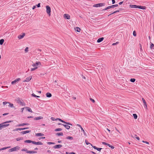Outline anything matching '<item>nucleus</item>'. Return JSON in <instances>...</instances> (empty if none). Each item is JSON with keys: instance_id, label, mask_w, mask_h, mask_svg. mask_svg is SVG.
I'll return each mask as SVG.
<instances>
[{"instance_id": "obj_1", "label": "nucleus", "mask_w": 154, "mask_h": 154, "mask_svg": "<svg viewBox=\"0 0 154 154\" xmlns=\"http://www.w3.org/2000/svg\"><path fill=\"white\" fill-rule=\"evenodd\" d=\"M12 122V121L10 120L0 124V130H1L2 128H6L9 126V124L8 123Z\"/></svg>"}, {"instance_id": "obj_2", "label": "nucleus", "mask_w": 154, "mask_h": 154, "mask_svg": "<svg viewBox=\"0 0 154 154\" xmlns=\"http://www.w3.org/2000/svg\"><path fill=\"white\" fill-rule=\"evenodd\" d=\"M41 65V63L40 62H36L35 63H33L32 65L34 68H31L30 71H33L35 70L38 68V65Z\"/></svg>"}, {"instance_id": "obj_3", "label": "nucleus", "mask_w": 154, "mask_h": 154, "mask_svg": "<svg viewBox=\"0 0 154 154\" xmlns=\"http://www.w3.org/2000/svg\"><path fill=\"white\" fill-rule=\"evenodd\" d=\"M15 100L17 103L20 104L22 106H25L26 105L24 102L22 100V99L20 98H17Z\"/></svg>"}, {"instance_id": "obj_4", "label": "nucleus", "mask_w": 154, "mask_h": 154, "mask_svg": "<svg viewBox=\"0 0 154 154\" xmlns=\"http://www.w3.org/2000/svg\"><path fill=\"white\" fill-rule=\"evenodd\" d=\"M20 147L18 146H16L15 147L11 148L9 149L8 151L9 152H12L13 151H16L19 149Z\"/></svg>"}, {"instance_id": "obj_5", "label": "nucleus", "mask_w": 154, "mask_h": 154, "mask_svg": "<svg viewBox=\"0 0 154 154\" xmlns=\"http://www.w3.org/2000/svg\"><path fill=\"white\" fill-rule=\"evenodd\" d=\"M46 12L50 16L51 15V8L48 5L46 6Z\"/></svg>"}, {"instance_id": "obj_6", "label": "nucleus", "mask_w": 154, "mask_h": 154, "mask_svg": "<svg viewBox=\"0 0 154 154\" xmlns=\"http://www.w3.org/2000/svg\"><path fill=\"white\" fill-rule=\"evenodd\" d=\"M105 3H100L96 4H95L93 5V7H98L104 6L105 5Z\"/></svg>"}, {"instance_id": "obj_7", "label": "nucleus", "mask_w": 154, "mask_h": 154, "mask_svg": "<svg viewBox=\"0 0 154 154\" xmlns=\"http://www.w3.org/2000/svg\"><path fill=\"white\" fill-rule=\"evenodd\" d=\"M55 121L58 120H59L60 121H61L62 123H65L66 124L69 125H72L70 122H65L64 121L61 120V119H59V118H57L56 119H55Z\"/></svg>"}, {"instance_id": "obj_8", "label": "nucleus", "mask_w": 154, "mask_h": 154, "mask_svg": "<svg viewBox=\"0 0 154 154\" xmlns=\"http://www.w3.org/2000/svg\"><path fill=\"white\" fill-rule=\"evenodd\" d=\"M102 143L103 145H107L109 147H111V148L112 149H113L114 148V147H115L114 146H112L111 145H110V144H109L107 143H106L105 142H102Z\"/></svg>"}, {"instance_id": "obj_9", "label": "nucleus", "mask_w": 154, "mask_h": 154, "mask_svg": "<svg viewBox=\"0 0 154 154\" xmlns=\"http://www.w3.org/2000/svg\"><path fill=\"white\" fill-rule=\"evenodd\" d=\"M62 146V145L60 144L57 145H56L55 146H54L53 147L54 149H58L61 148Z\"/></svg>"}, {"instance_id": "obj_10", "label": "nucleus", "mask_w": 154, "mask_h": 154, "mask_svg": "<svg viewBox=\"0 0 154 154\" xmlns=\"http://www.w3.org/2000/svg\"><path fill=\"white\" fill-rule=\"evenodd\" d=\"M64 17L65 19H70V16L68 14H64Z\"/></svg>"}, {"instance_id": "obj_11", "label": "nucleus", "mask_w": 154, "mask_h": 154, "mask_svg": "<svg viewBox=\"0 0 154 154\" xmlns=\"http://www.w3.org/2000/svg\"><path fill=\"white\" fill-rule=\"evenodd\" d=\"M20 80V78H17L14 81L12 82L11 83L12 84H15L17 82L19 81Z\"/></svg>"}, {"instance_id": "obj_12", "label": "nucleus", "mask_w": 154, "mask_h": 154, "mask_svg": "<svg viewBox=\"0 0 154 154\" xmlns=\"http://www.w3.org/2000/svg\"><path fill=\"white\" fill-rule=\"evenodd\" d=\"M137 8H138L139 9H143V10H145L146 9V7L145 6H139V5H137Z\"/></svg>"}, {"instance_id": "obj_13", "label": "nucleus", "mask_w": 154, "mask_h": 154, "mask_svg": "<svg viewBox=\"0 0 154 154\" xmlns=\"http://www.w3.org/2000/svg\"><path fill=\"white\" fill-rule=\"evenodd\" d=\"M33 143L36 145H42V143L40 142H35V141H33Z\"/></svg>"}, {"instance_id": "obj_14", "label": "nucleus", "mask_w": 154, "mask_h": 154, "mask_svg": "<svg viewBox=\"0 0 154 154\" xmlns=\"http://www.w3.org/2000/svg\"><path fill=\"white\" fill-rule=\"evenodd\" d=\"M32 77L31 76H30L29 77L26 78V79L23 81V82H29L32 79Z\"/></svg>"}, {"instance_id": "obj_15", "label": "nucleus", "mask_w": 154, "mask_h": 154, "mask_svg": "<svg viewBox=\"0 0 154 154\" xmlns=\"http://www.w3.org/2000/svg\"><path fill=\"white\" fill-rule=\"evenodd\" d=\"M29 125V124H28V123H22V124H19V125H17L16 126L17 127H20V126H24V125Z\"/></svg>"}, {"instance_id": "obj_16", "label": "nucleus", "mask_w": 154, "mask_h": 154, "mask_svg": "<svg viewBox=\"0 0 154 154\" xmlns=\"http://www.w3.org/2000/svg\"><path fill=\"white\" fill-rule=\"evenodd\" d=\"M25 35V33H23L22 35H20L18 36V38L19 39H21L22 38H23Z\"/></svg>"}, {"instance_id": "obj_17", "label": "nucleus", "mask_w": 154, "mask_h": 154, "mask_svg": "<svg viewBox=\"0 0 154 154\" xmlns=\"http://www.w3.org/2000/svg\"><path fill=\"white\" fill-rule=\"evenodd\" d=\"M31 131H23L21 132H20V133L22 134H26V133H29Z\"/></svg>"}, {"instance_id": "obj_18", "label": "nucleus", "mask_w": 154, "mask_h": 154, "mask_svg": "<svg viewBox=\"0 0 154 154\" xmlns=\"http://www.w3.org/2000/svg\"><path fill=\"white\" fill-rule=\"evenodd\" d=\"M27 153H37V152L35 151H27Z\"/></svg>"}, {"instance_id": "obj_19", "label": "nucleus", "mask_w": 154, "mask_h": 154, "mask_svg": "<svg viewBox=\"0 0 154 154\" xmlns=\"http://www.w3.org/2000/svg\"><path fill=\"white\" fill-rule=\"evenodd\" d=\"M25 109H26V110L28 111L29 112H32V111L31 109V108H29V107H25Z\"/></svg>"}, {"instance_id": "obj_20", "label": "nucleus", "mask_w": 154, "mask_h": 154, "mask_svg": "<svg viewBox=\"0 0 154 154\" xmlns=\"http://www.w3.org/2000/svg\"><path fill=\"white\" fill-rule=\"evenodd\" d=\"M137 5H130V7L131 8H137Z\"/></svg>"}, {"instance_id": "obj_21", "label": "nucleus", "mask_w": 154, "mask_h": 154, "mask_svg": "<svg viewBox=\"0 0 154 154\" xmlns=\"http://www.w3.org/2000/svg\"><path fill=\"white\" fill-rule=\"evenodd\" d=\"M43 135H44V134L42 133H38L35 134V136L37 137L43 136Z\"/></svg>"}, {"instance_id": "obj_22", "label": "nucleus", "mask_w": 154, "mask_h": 154, "mask_svg": "<svg viewBox=\"0 0 154 154\" xmlns=\"http://www.w3.org/2000/svg\"><path fill=\"white\" fill-rule=\"evenodd\" d=\"M67 125L62 124V125L64 126L66 129H69L70 128V126L68 125Z\"/></svg>"}, {"instance_id": "obj_23", "label": "nucleus", "mask_w": 154, "mask_h": 154, "mask_svg": "<svg viewBox=\"0 0 154 154\" xmlns=\"http://www.w3.org/2000/svg\"><path fill=\"white\" fill-rule=\"evenodd\" d=\"M46 95V97H50L52 96L51 94L49 92L47 93Z\"/></svg>"}, {"instance_id": "obj_24", "label": "nucleus", "mask_w": 154, "mask_h": 154, "mask_svg": "<svg viewBox=\"0 0 154 154\" xmlns=\"http://www.w3.org/2000/svg\"><path fill=\"white\" fill-rule=\"evenodd\" d=\"M103 39V38H99L97 40V42L98 43L101 42L102 41Z\"/></svg>"}, {"instance_id": "obj_25", "label": "nucleus", "mask_w": 154, "mask_h": 154, "mask_svg": "<svg viewBox=\"0 0 154 154\" xmlns=\"http://www.w3.org/2000/svg\"><path fill=\"white\" fill-rule=\"evenodd\" d=\"M33 141H32V140H26L24 141V142L25 143H33Z\"/></svg>"}, {"instance_id": "obj_26", "label": "nucleus", "mask_w": 154, "mask_h": 154, "mask_svg": "<svg viewBox=\"0 0 154 154\" xmlns=\"http://www.w3.org/2000/svg\"><path fill=\"white\" fill-rule=\"evenodd\" d=\"M43 118V117L42 116H39L37 117H35L34 118L35 120H38L39 119H42Z\"/></svg>"}, {"instance_id": "obj_27", "label": "nucleus", "mask_w": 154, "mask_h": 154, "mask_svg": "<svg viewBox=\"0 0 154 154\" xmlns=\"http://www.w3.org/2000/svg\"><path fill=\"white\" fill-rule=\"evenodd\" d=\"M75 30L77 32H79L80 31L81 29L79 28L76 27L75 28Z\"/></svg>"}, {"instance_id": "obj_28", "label": "nucleus", "mask_w": 154, "mask_h": 154, "mask_svg": "<svg viewBox=\"0 0 154 154\" xmlns=\"http://www.w3.org/2000/svg\"><path fill=\"white\" fill-rule=\"evenodd\" d=\"M56 135L59 136H63V133L62 132L58 133L56 134Z\"/></svg>"}, {"instance_id": "obj_29", "label": "nucleus", "mask_w": 154, "mask_h": 154, "mask_svg": "<svg viewBox=\"0 0 154 154\" xmlns=\"http://www.w3.org/2000/svg\"><path fill=\"white\" fill-rule=\"evenodd\" d=\"M17 141H19L20 140H23V137H18L16 139Z\"/></svg>"}, {"instance_id": "obj_30", "label": "nucleus", "mask_w": 154, "mask_h": 154, "mask_svg": "<svg viewBox=\"0 0 154 154\" xmlns=\"http://www.w3.org/2000/svg\"><path fill=\"white\" fill-rule=\"evenodd\" d=\"M10 147H11L10 146L5 147H4V148H2V149H0V151H1L2 150H4L5 149H7L8 148H10Z\"/></svg>"}, {"instance_id": "obj_31", "label": "nucleus", "mask_w": 154, "mask_h": 154, "mask_svg": "<svg viewBox=\"0 0 154 154\" xmlns=\"http://www.w3.org/2000/svg\"><path fill=\"white\" fill-rule=\"evenodd\" d=\"M151 45H150V48L152 49H154V45L151 42H150Z\"/></svg>"}, {"instance_id": "obj_32", "label": "nucleus", "mask_w": 154, "mask_h": 154, "mask_svg": "<svg viewBox=\"0 0 154 154\" xmlns=\"http://www.w3.org/2000/svg\"><path fill=\"white\" fill-rule=\"evenodd\" d=\"M66 139L72 140L73 139V137L71 136H68L66 138Z\"/></svg>"}, {"instance_id": "obj_33", "label": "nucleus", "mask_w": 154, "mask_h": 154, "mask_svg": "<svg viewBox=\"0 0 154 154\" xmlns=\"http://www.w3.org/2000/svg\"><path fill=\"white\" fill-rule=\"evenodd\" d=\"M8 103L9 104V106L11 107H14L13 104L8 102Z\"/></svg>"}, {"instance_id": "obj_34", "label": "nucleus", "mask_w": 154, "mask_h": 154, "mask_svg": "<svg viewBox=\"0 0 154 154\" xmlns=\"http://www.w3.org/2000/svg\"><path fill=\"white\" fill-rule=\"evenodd\" d=\"M81 129L82 131H83V132L84 134V135L85 136H86V133L85 132V131L83 129V128L82 127H81Z\"/></svg>"}, {"instance_id": "obj_35", "label": "nucleus", "mask_w": 154, "mask_h": 154, "mask_svg": "<svg viewBox=\"0 0 154 154\" xmlns=\"http://www.w3.org/2000/svg\"><path fill=\"white\" fill-rule=\"evenodd\" d=\"M62 129L60 128H57L55 130V131H60L62 130Z\"/></svg>"}, {"instance_id": "obj_36", "label": "nucleus", "mask_w": 154, "mask_h": 154, "mask_svg": "<svg viewBox=\"0 0 154 154\" xmlns=\"http://www.w3.org/2000/svg\"><path fill=\"white\" fill-rule=\"evenodd\" d=\"M133 116L134 117V118L135 119H136L137 118V116L136 114H134L133 115Z\"/></svg>"}, {"instance_id": "obj_37", "label": "nucleus", "mask_w": 154, "mask_h": 154, "mask_svg": "<svg viewBox=\"0 0 154 154\" xmlns=\"http://www.w3.org/2000/svg\"><path fill=\"white\" fill-rule=\"evenodd\" d=\"M4 42V39H1L0 40V44L1 45H2L3 43V42Z\"/></svg>"}, {"instance_id": "obj_38", "label": "nucleus", "mask_w": 154, "mask_h": 154, "mask_svg": "<svg viewBox=\"0 0 154 154\" xmlns=\"http://www.w3.org/2000/svg\"><path fill=\"white\" fill-rule=\"evenodd\" d=\"M110 8H111V6H109L107 7H106L105 8L103 9V10H106L107 9H110Z\"/></svg>"}, {"instance_id": "obj_39", "label": "nucleus", "mask_w": 154, "mask_h": 154, "mask_svg": "<svg viewBox=\"0 0 154 154\" xmlns=\"http://www.w3.org/2000/svg\"><path fill=\"white\" fill-rule=\"evenodd\" d=\"M118 6V5H112V6H111V8H114L115 7H117Z\"/></svg>"}, {"instance_id": "obj_40", "label": "nucleus", "mask_w": 154, "mask_h": 154, "mask_svg": "<svg viewBox=\"0 0 154 154\" xmlns=\"http://www.w3.org/2000/svg\"><path fill=\"white\" fill-rule=\"evenodd\" d=\"M135 81V79H130V81L132 82H134Z\"/></svg>"}, {"instance_id": "obj_41", "label": "nucleus", "mask_w": 154, "mask_h": 154, "mask_svg": "<svg viewBox=\"0 0 154 154\" xmlns=\"http://www.w3.org/2000/svg\"><path fill=\"white\" fill-rule=\"evenodd\" d=\"M21 151H26L27 153V151H28V150H27V149L26 148H24L22 149Z\"/></svg>"}, {"instance_id": "obj_42", "label": "nucleus", "mask_w": 154, "mask_h": 154, "mask_svg": "<svg viewBox=\"0 0 154 154\" xmlns=\"http://www.w3.org/2000/svg\"><path fill=\"white\" fill-rule=\"evenodd\" d=\"M119 11H114L113 12L111 13L110 14H109V15H108V16H109L110 15H111L112 14H115V13H116L117 12H119Z\"/></svg>"}, {"instance_id": "obj_43", "label": "nucleus", "mask_w": 154, "mask_h": 154, "mask_svg": "<svg viewBox=\"0 0 154 154\" xmlns=\"http://www.w3.org/2000/svg\"><path fill=\"white\" fill-rule=\"evenodd\" d=\"M47 144L49 145H51V144H55V143H53V142H47Z\"/></svg>"}, {"instance_id": "obj_44", "label": "nucleus", "mask_w": 154, "mask_h": 154, "mask_svg": "<svg viewBox=\"0 0 154 154\" xmlns=\"http://www.w3.org/2000/svg\"><path fill=\"white\" fill-rule=\"evenodd\" d=\"M133 35L134 36H136V33L135 31H134L133 32Z\"/></svg>"}, {"instance_id": "obj_45", "label": "nucleus", "mask_w": 154, "mask_h": 154, "mask_svg": "<svg viewBox=\"0 0 154 154\" xmlns=\"http://www.w3.org/2000/svg\"><path fill=\"white\" fill-rule=\"evenodd\" d=\"M142 142L144 143H146V144H149V143L147 141H144V140H143L142 141Z\"/></svg>"}, {"instance_id": "obj_46", "label": "nucleus", "mask_w": 154, "mask_h": 154, "mask_svg": "<svg viewBox=\"0 0 154 154\" xmlns=\"http://www.w3.org/2000/svg\"><path fill=\"white\" fill-rule=\"evenodd\" d=\"M25 51L26 52H27L28 51V48L26 47L25 49Z\"/></svg>"}, {"instance_id": "obj_47", "label": "nucleus", "mask_w": 154, "mask_h": 154, "mask_svg": "<svg viewBox=\"0 0 154 154\" xmlns=\"http://www.w3.org/2000/svg\"><path fill=\"white\" fill-rule=\"evenodd\" d=\"M90 100L93 103H94L95 102V100H94L92 99L91 98H90Z\"/></svg>"}, {"instance_id": "obj_48", "label": "nucleus", "mask_w": 154, "mask_h": 154, "mask_svg": "<svg viewBox=\"0 0 154 154\" xmlns=\"http://www.w3.org/2000/svg\"><path fill=\"white\" fill-rule=\"evenodd\" d=\"M102 149V148H97V149H96L98 151H101V150Z\"/></svg>"}, {"instance_id": "obj_49", "label": "nucleus", "mask_w": 154, "mask_h": 154, "mask_svg": "<svg viewBox=\"0 0 154 154\" xmlns=\"http://www.w3.org/2000/svg\"><path fill=\"white\" fill-rule=\"evenodd\" d=\"M18 130H20V128H17L13 130V131H17Z\"/></svg>"}, {"instance_id": "obj_50", "label": "nucleus", "mask_w": 154, "mask_h": 154, "mask_svg": "<svg viewBox=\"0 0 154 154\" xmlns=\"http://www.w3.org/2000/svg\"><path fill=\"white\" fill-rule=\"evenodd\" d=\"M91 146L94 148V149H97V148L96 146H93L92 144H91Z\"/></svg>"}, {"instance_id": "obj_51", "label": "nucleus", "mask_w": 154, "mask_h": 154, "mask_svg": "<svg viewBox=\"0 0 154 154\" xmlns=\"http://www.w3.org/2000/svg\"><path fill=\"white\" fill-rule=\"evenodd\" d=\"M142 100L143 101V103H146V102L145 100H144V99L143 98H142Z\"/></svg>"}, {"instance_id": "obj_52", "label": "nucleus", "mask_w": 154, "mask_h": 154, "mask_svg": "<svg viewBox=\"0 0 154 154\" xmlns=\"http://www.w3.org/2000/svg\"><path fill=\"white\" fill-rule=\"evenodd\" d=\"M8 102H3V104L4 105H5L7 103H8Z\"/></svg>"}, {"instance_id": "obj_53", "label": "nucleus", "mask_w": 154, "mask_h": 154, "mask_svg": "<svg viewBox=\"0 0 154 154\" xmlns=\"http://www.w3.org/2000/svg\"><path fill=\"white\" fill-rule=\"evenodd\" d=\"M85 141L86 144L87 145H88L89 144H91L90 143H88V142L86 140H85Z\"/></svg>"}, {"instance_id": "obj_54", "label": "nucleus", "mask_w": 154, "mask_h": 154, "mask_svg": "<svg viewBox=\"0 0 154 154\" xmlns=\"http://www.w3.org/2000/svg\"><path fill=\"white\" fill-rule=\"evenodd\" d=\"M51 119L53 121H55V119H56L54 118L53 117H51Z\"/></svg>"}, {"instance_id": "obj_55", "label": "nucleus", "mask_w": 154, "mask_h": 154, "mask_svg": "<svg viewBox=\"0 0 154 154\" xmlns=\"http://www.w3.org/2000/svg\"><path fill=\"white\" fill-rule=\"evenodd\" d=\"M32 96L35 97H37V95H35V94L33 93L32 94Z\"/></svg>"}, {"instance_id": "obj_56", "label": "nucleus", "mask_w": 154, "mask_h": 154, "mask_svg": "<svg viewBox=\"0 0 154 154\" xmlns=\"http://www.w3.org/2000/svg\"><path fill=\"white\" fill-rule=\"evenodd\" d=\"M36 5L38 8L40 7V3H38V5Z\"/></svg>"}, {"instance_id": "obj_57", "label": "nucleus", "mask_w": 154, "mask_h": 154, "mask_svg": "<svg viewBox=\"0 0 154 154\" xmlns=\"http://www.w3.org/2000/svg\"><path fill=\"white\" fill-rule=\"evenodd\" d=\"M112 4H114L115 3V0H112Z\"/></svg>"}, {"instance_id": "obj_58", "label": "nucleus", "mask_w": 154, "mask_h": 154, "mask_svg": "<svg viewBox=\"0 0 154 154\" xmlns=\"http://www.w3.org/2000/svg\"><path fill=\"white\" fill-rule=\"evenodd\" d=\"M77 125L79 127H80V128H81V127H82V126H81V125L79 124H77Z\"/></svg>"}, {"instance_id": "obj_59", "label": "nucleus", "mask_w": 154, "mask_h": 154, "mask_svg": "<svg viewBox=\"0 0 154 154\" xmlns=\"http://www.w3.org/2000/svg\"><path fill=\"white\" fill-rule=\"evenodd\" d=\"M36 8V6L35 5V6H33L32 7V9H35V8Z\"/></svg>"}, {"instance_id": "obj_60", "label": "nucleus", "mask_w": 154, "mask_h": 154, "mask_svg": "<svg viewBox=\"0 0 154 154\" xmlns=\"http://www.w3.org/2000/svg\"><path fill=\"white\" fill-rule=\"evenodd\" d=\"M20 130H24L26 129V128H20Z\"/></svg>"}, {"instance_id": "obj_61", "label": "nucleus", "mask_w": 154, "mask_h": 154, "mask_svg": "<svg viewBox=\"0 0 154 154\" xmlns=\"http://www.w3.org/2000/svg\"><path fill=\"white\" fill-rule=\"evenodd\" d=\"M24 108H21V112H23V110H24Z\"/></svg>"}, {"instance_id": "obj_62", "label": "nucleus", "mask_w": 154, "mask_h": 154, "mask_svg": "<svg viewBox=\"0 0 154 154\" xmlns=\"http://www.w3.org/2000/svg\"><path fill=\"white\" fill-rule=\"evenodd\" d=\"M123 2H120L119 3V5H121V4H122L123 3Z\"/></svg>"}, {"instance_id": "obj_63", "label": "nucleus", "mask_w": 154, "mask_h": 154, "mask_svg": "<svg viewBox=\"0 0 154 154\" xmlns=\"http://www.w3.org/2000/svg\"><path fill=\"white\" fill-rule=\"evenodd\" d=\"M117 43H118V42H116V43H113L112 44V45H116L117 44Z\"/></svg>"}, {"instance_id": "obj_64", "label": "nucleus", "mask_w": 154, "mask_h": 154, "mask_svg": "<svg viewBox=\"0 0 154 154\" xmlns=\"http://www.w3.org/2000/svg\"><path fill=\"white\" fill-rule=\"evenodd\" d=\"M33 117L32 116H28L27 117V118H28V119H29V118H33Z\"/></svg>"}]
</instances>
